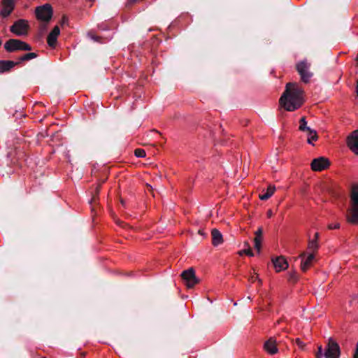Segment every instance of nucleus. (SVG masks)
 <instances>
[{
	"label": "nucleus",
	"instance_id": "obj_1",
	"mask_svg": "<svg viewBox=\"0 0 358 358\" xmlns=\"http://www.w3.org/2000/svg\"><path fill=\"white\" fill-rule=\"evenodd\" d=\"M303 90L296 83H288L280 98L279 103L287 111H294L303 103Z\"/></svg>",
	"mask_w": 358,
	"mask_h": 358
},
{
	"label": "nucleus",
	"instance_id": "obj_2",
	"mask_svg": "<svg viewBox=\"0 0 358 358\" xmlns=\"http://www.w3.org/2000/svg\"><path fill=\"white\" fill-rule=\"evenodd\" d=\"M347 222L353 225H358V186L353 185L350 196V206L346 213Z\"/></svg>",
	"mask_w": 358,
	"mask_h": 358
},
{
	"label": "nucleus",
	"instance_id": "obj_3",
	"mask_svg": "<svg viewBox=\"0 0 358 358\" xmlns=\"http://www.w3.org/2000/svg\"><path fill=\"white\" fill-rule=\"evenodd\" d=\"M4 49L8 52L16 51H31L32 47L20 39L10 38L4 43Z\"/></svg>",
	"mask_w": 358,
	"mask_h": 358
},
{
	"label": "nucleus",
	"instance_id": "obj_4",
	"mask_svg": "<svg viewBox=\"0 0 358 358\" xmlns=\"http://www.w3.org/2000/svg\"><path fill=\"white\" fill-rule=\"evenodd\" d=\"M310 64L308 63L306 60L301 61L296 65V69L300 75L301 80L305 83H308L313 75V73L310 71Z\"/></svg>",
	"mask_w": 358,
	"mask_h": 358
},
{
	"label": "nucleus",
	"instance_id": "obj_5",
	"mask_svg": "<svg viewBox=\"0 0 358 358\" xmlns=\"http://www.w3.org/2000/svg\"><path fill=\"white\" fill-rule=\"evenodd\" d=\"M52 6L49 3L38 6L36 8V15L39 20L48 22L52 19Z\"/></svg>",
	"mask_w": 358,
	"mask_h": 358
},
{
	"label": "nucleus",
	"instance_id": "obj_6",
	"mask_svg": "<svg viewBox=\"0 0 358 358\" xmlns=\"http://www.w3.org/2000/svg\"><path fill=\"white\" fill-rule=\"evenodd\" d=\"M341 355L340 346L331 338H329L324 356L325 358H338Z\"/></svg>",
	"mask_w": 358,
	"mask_h": 358
},
{
	"label": "nucleus",
	"instance_id": "obj_7",
	"mask_svg": "<svg viewBox=\"0 0 358 358\" xmlns=\"http://www.w3.org/2000/svg\"><path fill=\"white\" fill-rule=\"evenodd\" d=\"M181 277L188 288L194 287L199 282V280L195 275V271L193 268L183 271L181 273Z\"/></svg>",
	"mask_w": 358,
	"mask_h": 358
},
{
	"label": "nucleus",
	"instance_id": "obj_8",
	"mask_svg": "<svg viewBox=\"0 0 358 358\" xmlns=\"http://www.w3.org/2000/svg\"><path fill=\"white\" fill-rule=\"evenodd\" d=\"M29 27L28 22L20 19L14 22L10 27V31L17 36H22L27 34Z\"/></svg>",
	"mask_w": 358,
	"mask_h": 358
},
{
	"label": "nucleus",
	"instance_id": "obj_9",
	"mask_svg": "<svg viewBox=\"0 0 358 358\" xmlns=\"http://www.w3.org/2000/svg\"><path fill=\"white\" fill-rule=\"evenodd\" d=\"M310 165L314 171H322L329 166L330 162L327 158L320 157L314 159Z\"/></svg>",
	"mask_w": 358,
	"mask_h": 358
},
{
	"label": "nucleus",
	"instance_id": "obj_10",
	"mask_svg": "<svg viewBox=\"0 0 358 358\" xmlns=\"http://www.w3.org/2000/svg\"><path fill=\"white\" fill-rule=\"evenodd\" d=\"M299 258L301 259V269L303 272H306L312 265L315 260V254L310 253L306 256V252H303L300 254Z\"/></svg>",
	"mask_w": 358,
	"mask_h": 358
},
{
	"label": "nucleus",
	"instance_id": "obj_11",
	"mask_svg": "<svg viewBox=\"0 0 358 358\" xmlns=\"http://www.w3.org/2000/svg\"><path fill=\"white\" fill-rule=\"evenodd\" d=\"M16 0H2V10L1 11V15L3 17H8L15 8Z\"/></svg>",
	"mask_w": 358,
	"mask_h": 358
},
{
	"label": "nucleus",
	"instance_id": "obj_12",
	"mask_svg": "<svg viewBox=\"0 0 358 358\" xmlns=\"http://www.w3.org/2000/svg\"><path fill=\"white\" fill-rule=\"evenodd\" d=\"M348 146L356 155H358V130H355L348 138Z\"/></svg>",
	"mask_w": 358,
	"mask_h": 358
},
{
	"label": "nucleus",
	"instance_id": "obj_13",
	"mask_svg": "<svg viewBox=\"0 0 358 358\" xmlns=\"http://www.w3.org/2000/svg\"><path fill=\"white\" fill-rule=\"evenodd\" d=\"M59 27L58 26H55L47 37V43L50 47H55L57 41V37L59 35Z\"/></svg>",
	"mask_w": 358,
	"mask_h": 358
},
{
	"label": "nucleus",
	"instance_id": "obj_14",
	"mask_svg": "<svg viewBox=\"0 0 358 358\" xmlns=\"http://www.w3.org/2000/svg\"><path fill=\"white\" fill-rule=\"evenodd\" d=\"M272 262L277 272L285 270L288 267V263L282 256L273 259Z\"/></svg>",
	"mask_w": 358,
	"mask_h": 358
},
{
	"label": "nucleus",
	"instance_id": "obj_15",
	"mask_svg": "<svg viewBox=\"0 0 358 358\" xmlns=\"http://www.w3.org/2000/svg\"><path fill=\"white\" fill-rule=\"evenodd\" d=\"M264 349L270 355H274L278 352L276 341L273 338H270L264 344Z\"/></svg>",
	"mask_w": 358,
	"mask_h": 358
},
{
	"label": "nucleus",
	"instance_id": "obj_16",
	"mask_svg": "<svg viewBox=\"0 0 358 358\" xmlns=\"http://www.w3.org/2000/svg\"><path fill=\"white\" fill-rule=\"evenodd\" d=\"M19 62H13L10 60H1L0 61V73L9 71L16 65H18Z\"/></svg>",
	"mask_w": 358,
	"mask_h": 358
},
{
	"label": "nucleus",
	"instance_id": "obj_17",
	"mask_svg": "<svg viewBox=\"0 0 358 358\" xmlns=\"http://www.w3.org/2000/svg\"><path fill=\"white\" fill-rule=\"evenodd\" d=\"M211 236H212V244L214 246H217L220 244L222 243V242H223L222 235L218 229H212Z\"/></svg>",
	"mask_w": 358,
	"mask_h": 358
},
{
	"label": "nucleus",
	"instance_id": "obj_18",
	"mask_svg": "<svg viewBox=\"0 0 358 358\" xmlns=\"http://www.w3.org/2000/svg\"><path fill=\"white\" fill-rule=\"evenodd\" d=\"M275 190V187L274 186H268L266 192L259 195V199L263 201L268 199L273 194Z\"/></svg>",
	"mask_w": 358,
	"mask_h": 358
},
{
	"label": "nucleus",
	"instance_id": "obj_19",
	"mask_svg": "<svg viewBox=\"0 0 358 358\" xmlns=\"http://www.w3.org/2000/svg\"><path fill=\"white\" fill-rule=\"evenodd\" d=\"M37 57H38V54L36 52H28V53H26V54L20 56L18 58L17 62H19V64H20V63L25 62V61H29L31 59H35Z\"/></svg>",
	"mask_w": 358,
	"mask_h": 358
},
{
	"label": "nucleus",
	"instance_id": "obj_20",
	"mask_svg": "<svg viewBox=\"0 0 358 358\" xmlns=\"http://www.w3.org/2000/svg\"><path fill=\"white\" fill-rule=\"evenodd\" d=\"M299 129L301 131L309 132L312 130L309 127L307 126V121L306 117H302L299 120Z\"/></svg>",
	"mask_w": 358,
	"mask_h": 358
},
{
	"label": "nucleus",
	"instance_id": "obj_21",
	"mask_svg": "<svg viewBox=\"0 0 358 358\" xmlns=\"http://www.w3.org/2000/svg\"><path fill=\"white\" fill-rule=\"evenodd\" d=\"M319 248V245L317 242H316V240H310L308 242V248L310 250V253H315L317 250Z\"/></svg>",
	"mask_w": 358,
	"mask_h": 358
},
{
	"label": "nucleus",
	"instance_id": "obj_22",
	"mask_svg": "<svg viewBox=\"0 0 358 358\" xmlns=\"http://www.w3.org/2000/svg\"><path fill=\"white\" fill-rule=\"evenodd\" d=\"M100 190H101V185H98L95 187L94 194L93 195V196H92V199L90 201V203H96V201L99 199V194Z\"/></svg>",
	"mask_w": 358,
	"mask_h": 358
},
{
	"label": "nucleus",
	"instance_id": "obj_23",
	"mask_svg": "<svg viewBox=\"0 0 358 358\" xmlns=\"http://www.w3.org/2000/svg\"><path fill=\"white\" fill-rule=\"evenodd\" d=\"M309 133H310V134H313V135L309 136V137H308L307 142L309 144H313V141H315L317 140L318 136L317 134L316 131L314 130V129H312L311 131H310Z\"/></svg>",
	"mask_w": 358,
	"mask_h": 358
},
{
	"label": "nucleus",
	"instance_id": "obj_24",
	"mask_svg": "<svg viewBox=\"0 0 358 358\" xmlns=\"http://www.w3.org/2000/svg\"><path fill=\"white\" fill-rule=\"evenodd\" d=\"M238 255L242 256L243 255H246L250 257H253L254 253L252 251L251 248H245L238 252Z\"/></svg>",
	"mask_w": 358,
	"mask_h": 358
},
{
	"label": "nucleus",
	"instance_id": "obj_25",
	"mask_svg": "<svg viewBox=\"0 0 358 358\" xmlns=\"http://www.w3.org/2000/svg\"><path fill=\"white\" fill-rule=\"evenodd\" d=\"M134 155L137 157H145L146 155V153L143 149L137 148L134 150Z\"/></svg>",
	"mask_w": 358,
	"mask_h": 358
},
{
	"label": "nucleus",
	"instance_id": "obj_26",
	"mask_svg": "<svg viewBox=\"0 0 358 358\" xmlns=\"http://www.w3.org/2000/svg\"><path fill=\"white\" fill-rule=\"evenodd\" d=\"M255 248L257 250L258 252L261 250L262 247V239L261 238H255Z\"/></svg>",
	"mask_w": 358,
	"mask_h": 358
},
{
	"label": "nucleus",
	"instance_id": "obj_27",
	"mask_svg": "<svg viewBox=\"0 0 358 358\" xmlns=\"http://www.w3.org/2000/svg\"><path fill=\"white\" fill-rule=\"evenodd\" d=\"M295 343L301 350H304L306 344L299 338L295 339Z\"/></svg>",
	"mask_w": 358,
	"mask_h": 358
},
{
	"label": "nucleus",
	"instance_id": "obj_28",
	"mask_svg": "<svg viewBox=\"0 0 358 358\" xmlns=\"http://www.w3.org/2000/svg\"><path fill=\"white\" fill-rule=\"evenodd\" d=\"M298 280L297 275L295 273H290L288 278V280L292 282H296Z\"/></svg>",
	"mask_w": 358,
	"mask_h": 358
},
{
	"label": "nucleus",
	"instance_id": "obj_29",
	"mask_svg": "<svg viewBox=\"0 0 358 358\" xmlns=\"http://www.w3.org/2000/svg\"><path fill=\"white\" fill-rule=\"evenodd\" d=\"M263 234V229L262 227H259L255 232V238H261Z\"/></svg>",
	"mask_w": 358,
	"mask_h": 358
},
{
	"label": "nucleus",
	"instance_id": "obj_30",
	"mask_svg": "<svg viewBox=\"0 0 358 358\" xmlns=\"http://www.w3.org/2000/svg\"><path fill=\"white\" fill-rule=\"evenodd\" d=\"M324 356L323 350L322 345L318 347V351L316 353L317 358H322Z\"/></svg>",
	"mask_w": 358,
	"mask_h": 358
},
{
	"label": "nucleus",
	"instance_id": "obj_31",
	"mask_svg": "<svg viewBox=\"0 0 358 358\" xmlns=\"http://www.w3.org/2000/svg\"><path fill=\"white\" fill-rule=\"evenodd\" d=\"M328 228L329 229H339L340 228V224L339 223H336L335 224H329Z\"/></svg>",
	"mask_w": 358,
	"mask_h": 358
},
{
	"label": "nucleus",
	"instance_id": "obj_32",
	"mask_svg": "<svg viewBox=\"0 0 358 358\" xmlns=\"http://www.w3.org/2000/svg\"><path fill=\"white\" fill-rule=\"evenodd\" d=\"M68 22V17L65 15H64L62 18L61 23L62 24H64Z\"/></svg>",
	"mask_w": 358,
	"mask_h": 358
},
{
	"label": "nucleus",
	"instance_id": "obj_33",
	"mask_svg": "<svg viewBox=\"0 0 358 358\" xmlns=\"http://www.w3.org/2000/svg\"><path fill=\"white\" fill-rule=\"evenodd\" d=\"M353 358H358V343H357V345H356V350L353 355Z\"/></svg>",
	"mask_w": 358,
	"mask_h": 358
},
{
	"label": "nucleus",
	"instance_id": "obj_34",
	"mask_svg": "<svg viewBox=\"0 0 358 358\" xmlns=\"http://www.w3.org/2000/svg\"><path fill=\"white\" fill-rule=\"evenodd\" d=\"M272 215H273V212H272V210H268L267 211V217H272Z\"/></svg>",
	"mask_w": 358,
	"mask_h": 358
},
{
	"label": "nucleus",
	"instance_id": "obj_35",
	"mask_svg": "<svg viewBox=\"0 0 358 358\" xmlns=\"http://www.w3.org/2000/svg\"><path fill=\"white\" fill-rule=\"evenodd\" d=\"M243 244H244L245 248H250V244L248 241H245Z\"/></svg>",
	"mask_w": 358,
	"mask_h": 358
},
{
	"label": "nucleus",
	"instance_id": "obj_36",
	"mask_svg": "<svg viewBox=\"0 0 358 358\" xmlns=\"http://www.w3.org/2000/svg\"><path fill=\"white\" fill-rule=\"evenodd\" d=\"M318 238H319V234L317 232V233H315V237L313 240H316V242H317Z\"/></svg>",
	"mask_w": 358,
	"mask_h": 358
},
{
	"label": "nucleus",
	"instance_id": "obj_37",
	"mask_svg": "<svg viewBox=\"0 0 358 358\" xmlns=\"http://www.w3.org/2000/svg\"><path fill=\"white\" fill-rule=\"evenodd\" d=\"M257 279V277H255V276H253V275H252V276H251V278H250V280L252 282H255Z\"/></svg>",
	"mask_w": 358,
	"mask_h": 358
},
{
	"label": "nucleus",
	"instance_id": "obj_38",
	"mask_svg": "<svg viewBox=\"0 0 358 358\" xmlns=\"http://www.w3.org/2000/svg\"><path fill=\"white\" fill-rule=\"evenodd\" d=\"M356 91H357V94L358 95V79H357V88H356Z\"/></svg>",
	"mask_w": 358,
	"mask_h": 358
},
{
	"label": "nucleus",
	"instance_id": "obj_39",
	"mask_svg": "<svg viewBox=\"0 0 358 358\" xmlns=\"http://www.w3.org/2000/svg\"><path fill=\"white\" fill-rule=\"evenodd\" d=\"M199 234H200L201 235H203V231H202L201 230H199Z\"/></svg>",
	"mask_w": 358,
	"mask_h": 358
},
{
	"label": "nucleus",
	"instance_id": "obj_40",
	"mask_svg": "<svg viewBox=\"0 0 358 358\" xmlns=\"http://www.w3.org/2000/svg\"><path fill=\"white\" fill-rule=\"evenodd\" d=\"M307 135H308V137H309V136H312L313 134H310V133L307 132Z\"/></svg>",
	"mask_w": 358,
	"mask_h": 358
},
{
	"label": "nucleus",
	"instance_id": "obj_41",
	"mask_svg": "<svg viewBox=\"0 0 358 358\" xmlns=\"http://www.w3.org/2000/svg\"><path fill=\"white\" fill-rule=\"evenodd\" d=\"M258 281H259V285H261L262 284V280L260 279H258Z\"/></svg>",
	"mask_w": 358,
	"mask_h": 358
},
{
	"label": "nucleus",
	"instance_id": "obj_42",
	"mask_svg": "<svg viewBox=\"0 0 358 358\" xmlns=\"http://www.w3.org/2000/svg\"><path fill=\"white\" fill-rule=\"evenodd\" d=\"M93 38L95 40V41H97V37H93Z\"/></svg>",
	"mask_w": 358,
	"mask_h": 358
},
{
	"label": "nucleus",
	"instance_id": "obj_43",
	"mask_svg": "<svg viewBox=\"0 0 358 358\" xmlns=\"http://www.w3.org/2000/svg\"><path fill=\"white\" fill-rule=\"evenodd\" d=\"M2 41L0 39V46L1 45Z\"/></svg>",
	"mask_w": 358,
	"mask_h": 358
},
{
	"label": "nucleus",
	"instance_id": "obj_44",
	"mask_svg": "<svg viewBox=\"0 0 358 358\" xmlns=\"http://www.w3.org/2000/svg\"><path fill=\"white\" fill-rule=\"evenodd\" d=\"M121 203H122V205H124V201L123 200L121 201Z\"/></svg>",
	"mask_w": 358,
	"mask_h": 358
},
{
	"label": "nucleus",
	"instance_id": "obj_45",
	"mask_svg": "<svg viewBox=\"0 0 358 358\" xmlns=\"http://www.w3.org/2000/svg\"><path fill=\"white\" fill-rule=\"evenodd\" d=\"M80 358H83V357H80Z\"/></svg>",
	"mask_w": 358,
	"mask_h": 358
}]
</instances>
